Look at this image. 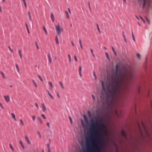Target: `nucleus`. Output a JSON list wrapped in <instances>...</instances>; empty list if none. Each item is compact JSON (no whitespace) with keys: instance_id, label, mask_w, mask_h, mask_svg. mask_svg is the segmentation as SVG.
I'll use <instances>...</instances> for the list:
<instances>
[{"instance_id":"nucleus-63","label":"nucleus","mask_w":152,"mask_h":152,"mask_svg":"<svg viewBox=\"0 0 152 152\" xmlns=\"http://www.w3.org/2000/svg\"><path fill=\"white\" fill-rule=\"evenodd\" d=\"M36 47L37 50H39V47L38 46V45H37L36 46Z\"/></svg>"},{"instance_id":"nucleus-11","label":"nucleus","mask_w":152,"mask_h":152,"mask_svg":"<svg viewBox=\"0 0 152 152\" xmlns=\"http://www.w3.org/2000/svg\"><path fill=\"white\" fill-rule=\"evenodd\" d=\"M42 111L43 112H45L46 110V108L44 104L43 103L42 104Z\"/></svg>"},{"instance_id":"nucleus-54","label":"nucleus","mask_w":152,"mask_h":152,"mask_svg":"<svg viewBox=\"0 0 152 152\" xmlns=\"http://www.w3.org/2000/svg\"><path fill=\"white\" fill-rule=\"evenodd\" d=\"M47 126H48V127L49 128H50V125H49V123L48 122L47 123Z\"/></svg>"},{"instance_id":"nucleus-4","label":"nucleus","mask_w":152,"mask_h":152,"mask_svg":"<svg viewBox=\"0 0 152 152\" xmlns=\"http://www.w3.org/2000/svg\"><path fill=\"white\" fill-rule=\"evenodd\" d=\"M4 98L6 101V102L7 103L9 102L10 100V96H4Z\"/></svg>"},{"instance_id":"nucleus-15","label":"nucleus","mask_w":152,"mask_h":152,"mask_svg":"<svg viewBox=\"0 0 152 152\" xmlns=\"http://www.w3.org/2000/svg\"><path fill=\"white\" fill-rule=\"evenodd\" d=\"M121 134H122V135L123 136H124V137H126V134H125V132L124 131V130H122L121 131Z\"/></svg>"},{"instance_id":"nucleus-3","label":"nucleus","mask_w":152,"mask_h":152,"mask_svg":"<svg viewBox=\"0 0 152 152\" xmlns=\"http://www.w3.org/2000/svg\"><path fill=\"white\" fill-rule=\"evenodd\" d=\"M56 31L58 35H60L63 29L60 24H58L55 26Z\"/></svg>"},{"instance_id":"nucleus-20","label":"nucleus","mask_w":152,"mask_h":152,"mask_svg":"<svg viewBox=\"0 0 152 152\" xmlns=\"http://www.w3.org/2000/svg\"><path fill=\"white\" fill-rule=\"evenodd\" d=\"M37 134L38 135V136H39V138L40 139H41L42 138V135H41V134L40 133V132L38 131H37Z\"/></svg>"},{"instance_id":"nucleus-14","label":"nucleus","mask_w":152,"mask_h":152,"mask_svg":"<svg viewBox=\"0 0 152 152\" xmlns=\"http://www.w3.org/2000/svg\"><path fill=\"white\" fill-rule=\"evenodd\" d=\"M59 83L60 85L61 86L63 89H64V86L63 84L61 82H59Z\"/></svg>"},{"instance_id":"nucleus-62","label":"nucleus","mask_w":152,"mask_h":152,"mask_svg":"<svg viewBox=\"0 0 152 152\" xmlns=\"http://www.w3.org/2000/svg\"><path fill=\"white\" fill-rule=\"evenodd\" d=\"M79 75L80 77L82 76L81 72H79Z\"/></svg>"},{"instance_id":"nucleus-29","label":"nucleus","mask_w":152,"mask_h":152,"mask_svg":"<svg viewBox=\"0 0 152 152\" xmlns=\"http://www.w3.org/2000/svg\"><path fill=\"white\" fill-rule=\"evenodd\" d=\"M132 38H133V41H135V39L134 37V33H133V31L132 32Z\"/></svg>"},{"instance_id":"nucleus-43","label":"nucleus","mask_w":152,"mask_h":152,"mask_svg":"<svg viewBox=\"0 0 152 152\" xmlns=\"http://www.w3.org/2000/svg\"><path fill=\"white\" fill-rule=\"evenodd\" d=\"M0 106H1V108L3 109H4V107L3 106V105H2L1 103H0Z\"/></svg>"},{"instance_id":"nucleus-39","label":"nucleus","mask_w":152,"mask_h":152,"mask_svg":"<svg viewBox=\"0 0 152 152\" xmlns=\"http://www.w3.org/2000/svg\"><path fill=\"white\" fill-rule=\"evenodd\" d=\"M137 56L138 58H140V55L139 53H137Z\"/></svg>"},{"instance_id":"nucleus-10","label":"nucleus","mask_w":152,"mask_h":152,"mask_svg":"<svg viewBox=\"0 0 152 152\" xmlns=\"http://www.w3.org/2000/svg\"><path fill=\"white\" fill-rule=\"evenodd\" d=\"M47 91L48 93V94L51 98V99L52 100H53L54 99V97L52 95V94L50 93V92L48 90H47Z\"/></svg>"},{"instance_id":"nucleus-45","label":"nucleus","mask_w":152,"mask_h":152,"mask_svg":"<svg viewBox=\"0 0 152 152\" xmlns=\"http://www.w3.org/2000/svg\"><path fill=\"white\" fill-rule=\"evenodd\" d=\"M81 70H82V68L81 66H79V72H81Z\"/></svg>"},{"instance_id":"nucleus-38","label":"nucleus","mask_w":152,"mask_h":152,"mask_svg":"<svg viewBox=\"0 0 152 152\" xmlns=\"http://www.w3.org/2000/svg\"><path fill=\"white\" fill-rule=\"evenodd\" d=\"M15 65H16V67L17 71H18V72H19V68L18 66V64H15Z\"/></svg>"},{"instance_id":"nucleus-7","label":"nucleus","mask_w":152,"mask_h":152,"mask_svg":"<svg viewBox=\"0 0 152 152\" xmlns=\"http://www.w3.org/2000/svg\"><path fill=\"white\" fill-rule=\"evenodd\" d=\"M0 73L2 77L4 79H6V77L5 76V74L4 73V72L2 71H0Z\"/></svg>"},{"instance_id":"nucleus-35","label":"nucleus","mask_w":152,"mask_h":152,"mask_svg":"<svg viewBox=\"0 0 152 152\" xmlns=\"http://www.w3.org/2000/svg\"><path fill=\"white\" fill-rule=\"evenodd\" d=\"M25 138L26 141L28 140H29V139H28V138L27 136H25Z\"/></svg>"},{"instance_id":"nucleus-26","label":"nucleus","mask_w":152,"mask_h":152,"mask_svg":"<svg viewBox=\"0 0 152 152\" xmlns=\"http://www.w3.org/2000/svg\"><path fill=\"white\" fill-rule=\"evenodd\" d=\"M22 0L23 2V3H24V6H25V7L27 8V4L26 3V0Z\"/></svg>"},{"instance_id":"nucleus-50","label":"nucleus","mask_w":152,"mask_h":152,"mask_svg":"<svg viewBox=\"0 0 152 152\" xmlns=\"http://www.w3.org/2000/svg\"><path fill=\"white\" fill-rule=\"evenodd\" d=\"M69 119L70 120V122L71 123H72V118H71L70 117H69Z\"/></svg>"},{"instance_id":"nucleus-64","label":"nucleus","mask_w":152,"mask_h":152,"mask_svg":"<svg viewBox=\"0 0 152 152\" xmlns=\"http://www.w3.org/2000/svg\"><path fill=\"white\" fill-rule=\"evenodd\" d=\"M71 43L72 44V45L73 46H74V44L73 41H71Z\"/></svg>"},{"instance_id":"nucleus-28","label":"nucleus","mask_w":152,"mask_h":152,"mask_svg":"<svg viewBox=\"0 0 152 152\" xmlns=\"http://www.w3.org/2000/svg\"><path fill=\"white\" fill-rule=\"evenodd\" d=\"M112 50H113V52L115 55V56H116L117 55L116 52L115 51V49H114V48H113V47H112Z\"/></svg>"},{"instance_id":"nucleus-21","label":"nucleus","mask_w":152,"mask_h":152,"mask_svg":"<svg viewBox=\"0 0 152 152\" xmlns=\"http://www.w3.org/2000/svg\"><path fill=\"white\" fill-rule=\"evenodd\" d=\"M91 96L92 98V100L93 102H94L96 100V98L94 96V95L93 94H91Z\"/></svg>"},{"instance_id":"nucleus-9","label":"nucleus","mask_w":152,"mask_h":152,"mask_svg":"<svg viewBox=\"0 0 152 152\" xmlns=\"http://www.w3.org/2000/svg\"><path fill=\"white\" fill-rule=\"evenodd\" d=\"M18 53L19 54V56H20V58L21 59H22V52L20 49H19L18 50Z\"/></svg>"},{"instance_id":"nucleus-47","label":"nucleus","mask_w":152,"mask_h":152,"mask_svg":"<svg viewBox=\"0 0 152 152\" xmlns=\"http://www.w3.org/2000/svg\"><path fill=\"white\" fill-rule=\"evenodd\" d=\"M74 58H75V61H77V57L76 56V55L74 56Z\"/></svg>"},{"instance_id":"nucleus-22","label":"nucleus","mask_w":152,"mask_h":152,"mask_svg":"<svg viewBox=\"0 0 152 152\" xmlns=\"http://www.w3.org/2000/svg\"><path fill=\"white\" fill-rule=\"evenodd\" d=\"M9 146H10V148H11V149L12 150V151H14V149L13 147H12V144L11 143H10Z\"/></svg>"},{"instance_id":"nucleus-46","label":"nucleus","mask_w":152,"mask_h":152,"mask_svg":"<svg viewBox=\"0 0 152 152\" xmlns=\"http://www.w3.org/2000/svg\"><path fill=\"white\" fill-rule=\"evenodd\" d=\"M79 43H80V45H82V41H81V39H79Z\"/></svg>"},{"instance_id":"nucleus-6","label":"nucleus","mask_w":152,"mask_h":152,"mask_svg":"<svg viewBox=\"0 0 152 152\" xmlns=\"http://www.w3.org/2000/svg\"><path fill=\"white\" fill-rule=\"evenodd\" d=\"M37 118L39 121V122L40 124L41 125H42L44 123V122L42 120L41 118L39 117H38Z\"/></svg>"},{"instance_id":"nucleus-52","label":"nucleus","mask_w":152,"mask_h":152,"mask_svg":"<svg viewBox=\"0 0 152 152\" xmlns=\"http://www.w3.org/2000/svg\"><path fill=\"white\" fill-rule=\"evenodd\" d=\"M21 146H22V148H23V149H24L25 148V146H24V145L23 144L21 145Z\"/></svg>"},{"instance_id":"nucleus-57","label":"nucleus","mask_w":152,"mask_h":152,"mask_svg":"<svg viewBox=\"0 0 152 152\" xmlns=\"http://www.w3.org/2000/svg\"><path fill=\"white\" fill-rule=\"evenodd\" d=\"M80 45V47H81V48L83 50V45Z\"/></svg>"},{"instance_id":"nucleus-17","label":"nucleus","mask_w":152,"mask_h":152,"mask_svg":"<svg viewBox=\"0 0 152 152\" xmlns=\"http://www.w3.org/2000/svg\"><path fill=\"white\" fill-rule=\"evenodd\" d=\"M11 115H12V118L14 119L15 120V121H17V119H16V118L15 115L14 113H12L11 114Z\"/></svg>"},{"instance_id":"nucleus-53","label":"nucleus","mask_w":152,"mask_h":152,"mask_svg":"<svg viewBox=\"0 0 152 152\" xmlns=\"http://www.w3.org/2000/svg\"><path fill=\"white\" fill-rule=\"evenodd\" d=\"M35 105H36V106H37V109H39V106H38V105L37 104V103H35Z\"/></svg>"},{"instance_id":"nucleus-23","label":"nucleus","mask_w":152,"mask_h":152,"mask_svg":"<svg viewBox=\"0 0 152 152\" xmlns=\"http://www.w3.org/2000/svg\"><path fill=\"white\" fill-rule=\"evenodd\" d=\"M43 29L45 31L46 35H47L48 33V32L45 27L44 26H43Z\"/></svg>"},{"instance_id":"nucleus-25","label":"nucleus","mask_w":152,"mask_h":152,"mask_svg":"<svg viewBox=\"0 0 152 152\" xmlns=\"http://www.w3.org/2000/svg\"><path fill=\"white\" fill-rule=\"evenodd\" d=\"M81 123L83 127H84L85 126V124L84 123L83 121V120H81Z\"/></svg>"},{"instance_id":"nucleus-36","label":"nucleus","mask_w":152,"mask_h":152,"mask_svg":"<svg viewBox=\"0 0 152 152\" xmlns=\"http://www.w3.org/2000/svg\"><path fill=\"white\" fill-rule=\"evenodd\" d=\"M25 138L26 141L28 140H29V139H28V138L27 136H25Z\"/></svg>"},{"instance_id":"nucleus-41","label":"nucleus","mask_w":152,"mask_h":152,"mask_svg":"<svg viewBox=\"0 0 152 152\" xmlns=\"http://www.w3.org/2000/svg\"><path fill=\"white\" fill-rule=\"evenodd\" d=\"M42 117L44 119H45L46 118L44 114H42Z\"/></svg>"},{"instance_id":"nucleus-32","label":"nucleus","mask_w":152,"mask_h":152,"mask_svg":"<svg viewBox=\"0 0 152 152\" xmlns=\"http://www.w3.org/2000/svg\"><path fill=\"white\" fill-rule=\"evenodd\" d=\"M68 56L69 58V60L70 62H71V58L70 55L69 54L68 55Z\"/></svg>"},{"instance_id":"nucleus-19","label":"nucleus","mask_w":152,"mask_h":152,"mask_svg":"<svg viewBox=\"0 0 152 152\" xmlns=\"http://www.w3.org/2000/svg\"><path fill=\"white\" fill-rule=\"evenodd\" d=\"M55 40L56 41V44L57 45L58 44H59V41H58V38L57 36H56Z\"/></svg>"},{"instance_id":"nucleus-27","label":"nucleus","mask_w":152,"mask_h":152,"mask_svg":"<svg viewBox=\"0 0 152 152\" xmlns=\"http://www.w3.org/2000/svg\"><path fill=\"white\" fill-rule=\"evenodd\" d=\"M8 48H9L10 52H11V53H14V51H13V50L11 48L10 46H9L8 47Z\"/></svg>"},{"instance_id":"nucleus-24","label":"nucleus","mask_w":152,"mask_h":152,"mask_svg":"<svg viewBox=\"0 0 152 152\" xmlns=\"http://www.w3.org/2000/svg\"><path fill=\"white\" fill-rule=\"evenodd\" d=\"M65 13L66 15V17L67 18H69V13L67 11H65Z\"/></svg>"},{"instance_id":"nucleus-58","label":"nucleus","mask_w":152,"mask_h":152,"mask_svg":"<svg viewBox=\"0 0 152 152\" xmlns=\"http://www.w3.org/2000/svg\"><path fill=\"white\" fill-rule=\"evenodd\" d=\"M47 147H48V149H50V146L49 145V144H48L47 145Z\"/></svg>"},{"instance_id":"nucleus-44","label":"nucleus","mask_w":152,"mask_h":152,"mask_svg":"<svg viewBox=\"0 0 152 152\" xmlns=\"http://www.w3.org/2000/svg\"><path fill=\"white\" fill-rule=\"evenodd\" d=\"M145 18L146 20L147 21V22H148V23H149V21L148 19L146 17H145Z\"/></svg>"},{"instance_id":"nucleus-56","label":"nucleus","mask_w":152,"mask_h":152,"mask_svg":"<svg viewBox=\"0 0 152 152\" xmlns=\"http://www.w3.org/2000/svg\"><path fill=\"white\" fill-rule=\"evenodd\" d=\"M91 51L92 53V54L93 53V50L92 49H91Z\"/></svg>"},{"instance_id":"nucleus-2","label":"nucleus","mask_w":152,"mask_h":152,"mask_svg":"<svg viewBox=\"0 0 152 152\" xmlns=\"http://www.w3.org/2000/svg\"><path fill=\"white\" fill-rule=\"evenodd\" d=\"M100 122H95L93 119H90L91 122L90 129L91 134V141L92 144V147L90 148L91 152H94L96 151L97 152H101V150L99 146V140L101 139L102 134V131L106 130L105 129V125L103 123L102 118H100L98 121Z\"/></svg>"},{"instance_id":"nucleus-59","label":"nucleus","mask_w":152,"mask_h":152,"mask_svg":"<svg viewBox=\"0 0 152 152\" xmlns=\"http://www.w3.org/2000/svg\"><path fill=\"white\" fill-rule=\"evenodd\" d=\"M57 95L58 98H60V95H59V94H58V93H57Z\"/></svg>"},{"instance_id":"nucleus-16","label":"nucleus","mask_w":152,"mask_h":152,"mask_svg":"<svg viewBox=\"0 0 152 152\" xmlns=\"http://www.w3.org/2000/svg\"><path fill=\"white\" fill-rule=\"evenodd\" d=\"M32 81L35 87L36 88H37L38 86H37V84H36V83L35 81L33 79V80H32Z\"/></svg>"},{"instance_id":"nucleus-51","label":"nucleus","mask_w":152,"mask_h":152,"mask_svg":"<svg viewBox=\"0 0 152 152\" xmlns=\"http://www.w3.org/2000/svg\"><path fill=\"white\" fill-rule=\"evenodd\" d=\"M21 146H22V148H23V149H24L25 148V146H24V145L23 144L21 145Z\"/></svg>"},{"instance_id":"nucleus-60","label":"nucleus","mask_w":152,"mask_h":152,"mask_svg":"<svg viewBox=\"0 0 152 152\" xmlns=\"http://www.w3.org/2000/svg\"><path fill=\"white\" fill-rule=\"evenodd\" d=\"M27 31H28V34H29V33H30V31H29V29H28V28H27Z\"/></svg>"},{"instance_id":"nucleus-13","label":"nucleus","mask_w":152,"mask_h":152,"mask_svg":"<svg viewBox=\"0 0 152 152\" xmlns=\"http://www.w3.org/2000/svg\"><path fill=\"white\" fill-rule=\"evenodd\" d=\"M51 20L53 22H54V19H55V18H54V15H53V13H52L51 14Z\"/></svg>"},{"instance_id":"nucleus-8","label":"nucleus","mask_w":152,"mask_h":152,"mask_svg":"<svg viewBox=\"0 0 152 152\" xmlns=\"http://www.w3.org/2000/svg\"><path fill=\"white\" fill-rule=\"evenodd\" d=\"M84 119V121L86 124H88V120L87 117L85 115L83 116Z\"/></svg>"},{"instance_id":"nucleus-48","label":"nucleus","mask_w":152,"mask_h":152,"mask_svg":"<svg viewBox=\"0 0 152 152\" xmlns=\"http://www.w3.org/2000/svg\"><path fill=\"white\" fill-rule=\"evenodd\" d=\"M140 17V18H141V19L143 21V22L145 23V21L141 17Z\"/></svg>"},{"instance_id":"nucleus-18","label":"nucleus","mask_w":152,"mask_h":152,"mask_svg":"<svg viewBox=\"0 0 152 152\" xmlns=\"http://www.w3.org/2000/svg\"><path fill=\"white\" fill-rule=\"evenodd\" d=\"M48 84L50 86V89H51L53 88V86L52 82L50 81L48 82Z\"/></svg>"},{"instance_id":"nucleus-31","label":"nucleus","mask_w":152,"mask_h":152,"mask_svg":"<svg viewBox=\"0 0 152 152\" xmlns=\"http://www.w3.org/2000/svg\"><path fill=\"white\" fill-rule=\"evenodd\" d=\"M105 55H106V56L107 57V59H108V60H110V57H109V55H108V53L107 52H106L105 53Z\"/></svg>"},{"instance_id":"nucleus-61","label":"nucleus","mask_w":152,"mask_h":152,"mask_svg":"<svg viewBox=\"0 0 152 152\" xmlns=\"http://www.w3.org/2000/svg\"><path fill=\"white\" fill-rule=\"evenodd\" d=\"M93 75L94 77H95L96 76L95 75V73L94 71L93 72Z\"/></svg>"},{"instance_id":"nucleus-55","label":"nucleus","mask_w":152,"mask_h":152,"mask_svg":"<svg viewBox=\"0 0 152 152\" xmlns=\"http://www.w3.org/2000/svg\"><path fill=\"white\" fill-rule=\"evenodd\" d=\"M19 143H20V145H21V144H23V142H22V141L21 140H20L19 141Z\"/></svg>"},{"instance_id":"nucleus-12","label":"nucleus","mask_w":152,"mask_h":152,"mask_svg":"<svg viewBox=\"0 0 152 152\" xmlns=\"http://www.w3.org/2000/svg\"><path fill=\"white\" fill-rule=\"evenodd\" d=\"M48 57L50 63H51L52 62V59L49 53L48 54Z\"/></svg>"},{"instance_id":"nucleus-37","label":"nucleus","mask_w":152,"mask_h":152,"mask_svg":"<svg viewBox=\"0 0 152 152\" xmlns=\"http://www.w3.org/2000/svg\"><path fill=\"white\" fill-rule=\"evenodd\" d=\"M25 138L26 141L28 140H29V139H28V138L27 136H25Z\"/></svg>"},{"instance_id":"nucleus-42","label":"nucleus","mask_w":152,"mask_h":152,"mask_svg":"<svg viewBox=\"0 0 152 152\" xmlns=\"http://www.w3.org/2000/svg\"><path fill=\"white\" fill-rule=\"evenodd\" d=\"M28 145H30L31 144V143L30 140H28L26 141Z\"/></svg>"},{"instance_id":"nucleus-49","label":"nucleus","mask_w":152,"mask_h":152,"mask_svg":"<svg viewBox=\"0 0 152 152\" xmlns=\"http://www.w3.org/2000/svg\"><path fill=\"white\" fill-rule=\"evenodd\" d=\"M29 20H30L31 21H32V18H31V15H30V16H29Z\"/></svg>"},{"instance_id":"nucleus-33","label":"nucleus","mask_w":152,"mask_h":152,"mask_svg":"<svg viewBox=\"0 0 152 152\" xmlns=\"http://www.w3.org/2000/svg\"><path fill=\"white\" fill-rule=\"evenodd\" d=\"M96 26H97V29H98V30L99 32L100 33H101V31H100V28H99V25L98 24H97Z\"/></svg>"},{"instance_id":"nucleus-40","label":"nucleus","mask_w":152,"mask_h":152,"mask_svg":"<svg viewBox=\"0 0 152 152\" xmlns=\"http://www.w3.org/2000/svg\"><path fill=\"white\" fill-rule=\"evenodd\" d=\"M32 118L33 121H35V118H36L35 116V115L32 116Z\"/></svg>"},{"instance_id":"nucleus-1","label":"nucleus","mask_w":152,"mask_h":152,"mask_svg":"<svg viewBox=\"0 0 152 152\" xmlns=\"http://www.w3.org/2000/svg\"><path fill=\"white\" fill-rule=\"evenodd\" d=\"M119 66H115V72H112L107 74V80L104 82L102 81V86L106 94L107 108L109 112L114 109L115 115L120 116L115 109L119 101L124 95L128 84L134 78V69L132 68L125 71L118 70Z\"/></svg>"},{"instance_id":"nucleus-34","label":"nucleus","mask_w":152,"mask_h":152,"mask_svg":"<svg viewBox=\"0 0 152 152\" xmlns=\"http://www.w3.org/2000/svg\"><path fill=\"white\" fill-rule=\"evenodd\" d=\"M38 76L39 77V79H40V80L42 81V82H43V79H42V78L39 75H38Z\"/></svg>"},{"instance_id":"nucleus-5","label":"nucleus","mask_w":152,"mask_h":152,"mask_svg":"<svg viewBox=\"0 0 152 152\" xmlns=\"http://www.w3.org/2000/svg\"><path fill=\"white\" fill-rule=\"evenodd\" d=\"M151 0H143V7L144 8L145 6V4L147 2L149 4Z\"/></svg>"},{"instance_id":"nucleus-30","label":"nucleus","mask_w":152,"mask_h":152,"mask_svg":"<svg viewBox=\"0 0 152 152\" xmlns=\"http://www.w3.org/2000/svg\"><path fill=\"white\" fill-rule=\"evenodd\" d=\"M20 122L22 126H24V123L23 121V120L22 119H20Z\"/></svg>"}]
</instances>
